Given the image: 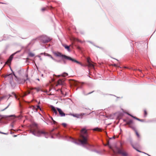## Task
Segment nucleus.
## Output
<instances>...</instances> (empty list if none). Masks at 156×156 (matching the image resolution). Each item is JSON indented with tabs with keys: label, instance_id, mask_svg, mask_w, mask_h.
Here are the masks:
<instances>
[{
	"label": "nucleus",
	"instance_id": "nucleus-38",
	"mask_svg": "<svg viewBox=\"0 0 156 156\" xmlns=\"http://www.w3.org/2000/svg\"><path fill=\"white\" fill-rule=\"evenodd\" d=\"M8 76H8V74L6 75H5L4 76V78H6L7 77H8Z\"/></svg>",
	"mask_w": 156,
	"mask_h": 156
},
{
	"label": "nucleus",
	"instance_id": "nucleus-15",
	"mask_svg": "<svg viewBox=\"0 0 156 156\" xmlns=\"http://www.w3.org/2000/svg\"><path fill=\"white\" fill-rule=\"evenodd\" d=\"M131 116L133 117V118H134V119L138 120V121H140V122H144V119H139V118H137L136 117H135V116H132L131 115Z\"/></svg>",
	"mask_w": 156,
	"mask_h": 156
},
{
	"label": "nucleus",
	"instance_id": "nucleus-22",
	"mask_svg": "<svg viewBox=\"0 0 156 156\" xmlns=\"http://www.w3.org/2000/svg\"><path fill=\"white\" fill-rule=\"evenodd\" d=\"M29 55L30 57H33L34 56V55L33 53H30L29 54Z\"/></svg>",
	"mask_w": 156,
	"mask_h": 156
},
{
	"label": "nucleus",
	"instance_id": "nucleus-29",
	"mask_svg": "<svg viewBox=\"0 0 156 156\" xmlns=\"http://www.w3.org/2000/svg\"><path fill=\"white\" fill-rule=\"evenodd\" d=\"M0 133L3 134H5V135H8V133H4L1 132V131H0Z\"/></svg>",
	"mask_w": 156,
	"mask_h": 156
},
{
	"label": "nucleus",
	"instance_id": "nucleus-25",
	"mask_svg": "<svg viewBox=\"0 0 156 156\" xmlns=\"http://www.w3.org/2000/svg\"><path fill=\"white\" fill-rule=\"evenodd\" d=\"M114 66L117 67H119V64H114L113 65H112Z\"/></svg>",
	"mask_w": 156,
	"mask_h": 156
},
{
	"label": "nucleus",
	"instance_id": "nucleus-4",
	"mask_svg": "<svg viewBox=\"0 0 156 156\" xmlns=\"http://www.w3.org/2000/svg\"><path fill=\"white\" fill-rule=\"evenodd\" d=\"M30 132L34 135H36V133L39 130L37 125V123H33L30 126Z\"/></svg>",
	"mask_w": 156,
	"mask_h": 156
},
{
	"label": "nucleus",
	"instance_id": "nucleus-17",
	"mask_svg": "<svg viewBox=\"0 0 156 156\" xmlns=\"http://www.w3.org/2000/svg\"><path fill=\"white\" fill-rule=\"evenodd\" d=\"M94 131H101V129L100 128L98 127L95 128L93 129Z\"/></svg>",
	"mask_w": 156,
	"mask_h": 156
},
{
	"label": "nucleus",
	"instance_id": "nucleus-33",
	"mask_svg": "<svg viewBox=\"0 0 156 156\" xmlns=\"http://www.w3.org/2000/svg\"><path fill=\"white\" fill-rule=\"evenodd\" d=\"M30 93V91H28V93H25L24 94V96L27 95V94H29Z\"/></svg>",
	"mask_w": 156,
	"mask_h": 156
},
{
	"label": "nucleus",
	"instance_id": "nucleus-11",
	"mask_svg": "<svg viewBox=\"0 0 156 156\" xmlns=\"http://www.w3.org/2000/svg\"><path fill=\"white\" fill-rule=\"evenodd\" d=\"M57 110L58 111L59 114L60 116H65L66 115V114L65 113H64L63 111H62V110L60 109V108H57Z\"/></svg>",
	"mask_w": 156,
	"mask_h": 156
},
{
	"label": "nucleus",
	"instance_id": "nucleus-26",
	"mask_svg": "<svg viewBox=\"0 0 156 156\" xmlns=\"http://www.w3.org/2000/svg\"><path fill=\"white\" fill-rule=\"evenodd\" d=\"M87 62L88 63L90 62V58H87Z\"/></svg>",
	"mask_w": 156,
	"mask_h": 156
},
{
	"label": "nucleus",
	"instance_id": "nucleus-21",
	"mask_svg": "<svg viewBox=\"0 0 156 156\" xmlns=\"http://www.w3.org/2000/svg\"><path fill=\"white\" fill-rule=\"evenodd\" d=\"M68 73H64L62 74V76H63V77H66V76H68Z\"/></svg>",
	"mask_w": 156,
	"mask_h": 156
},
{
	"label": "nucleus",
	"instance_id": "nucleus-2",
	"mask_svg": "<svg viewBox=\"0 0 156 156\" xmlns=\"http://www.w3.org/2000/svg\"><path fill=\"white\" fill-rule=\"evenodd\" d=\"M53 54L54 55L56 56L61 57L62 58V59L63 60H64L65 59L71 60L73 62H76L78 64H80L82 66H83L81 63L76 60V59L70 57H69L65 55L62 54V53L60 52H54Z\"/></svg>",
	"mask_w": 156,
	"mask_h": 156
},
{
	"label": "nucleus",
	"instance_id": "nucleus-23",
	"mask_svg": "<svg viewBox=\"0 0 156 156\" xmlns=\"http://www.w3.org/2000/svg\"><path fill=\"white\" fill-rule=\"evenodd\" d=\"M30 90H32L33 89H35L37 91H38L39 90V89L38 88H30Z\"/></svg>",
	"mask_w": 156,
	"mask_h": 156
},
{
	"label": "nucleus",
	"instance_id": "nucleus-41",
	"mask_svg": "<svg viewBox=\"0 0 156 156\" xmlns=\"http://www.w3.org/2000/svg\"><path fill=\"white\" fill-rule=\"evenodd\" d=\"M77 48L79 50L80 49V48L79 46H78Z\"/></svg>",
	"mask_w": 156,
	"mask_h": 156
},
{
	"label": "nucleus",
	"instance_id": "nucleus-8",
	"mask_svg": "<svg viewBox=\"0 0 156 156\" xmlns=\"http://www.w3.org/2000/svg\"><path fill=\"white\" fill-rule=\"evenodd\" d=\"M126 125H128L129 127L133 130L135 129V127L133 124V121L132 120H130L127 121Z\"/></svg>",
	"mask_w": 156,
	"mask_h": 156
},
{
	"label": "nucleus",
	"instance_id": "nucleus-36",
	"mask_svg": "<svg viewBox=\"0 0 156 156\" xmlns=\"http://www.w3.org/2000/svg\"><path fill=\"white\" fill-rule=\"evenodd\" d=\"M51 119L53 121V123L54 124H55L56 123V122L55 121L53 120L52 118H51Z\"/></svg>",
	"mask_w": 156,
	"mask_h": 156
},
{
	"label": "nucleus",
	"instance_id": "nucleus-42",
	"mask_svg": "<svg viewBox=\"0 0 156 156\" xmlns=\"http://www.w3.org/2000/svg\"><path fill=\"white\" fill-rule=\"evenodd\" d=\"M8 96H9V97L8 98V99L9 98V97H10L11 96V95H10V94H9V95H8Z\"/></svg>",
	"mask_w": 156,
	"mask_h": 156
},
{
	"label": "nucleus",
	"instance_id": "nucleus-20",
	"mask_svg": "<svg viewBox=\"0 0 156 156\" xmlns=\"http://www.w3.org/2000/svg\"><path fill=\"white\" fill-rule=\"evenodd\" d=\"M134 130L135 131V132L136 134V135L137 136V137L138 138H139L140 137V136L139 134L138 133V132H137V131L135 129Z\"/></svg>",
	"mask_w": 156,
	"mask_h": 156
},
{
	"label": "nucleus",
	"instance_id": "nucleus-39",
	"mask_svg": "<svg viewBox=\"0 0 156 156\" xmlns=\"http://www.w3.org/2000/svg\"><path fill=\"white\" fill-rule=\"evenodd\" d=\"M12 94H13L14 95L15 97L16 98V94L15 93H14V92H12Z\"/></svg>",
	"mask_w": 156,
	"mask_h": 156
},
{
	"label": "nucleus",
	"instance_id": "nucleus-12",
	"mask_svg": "<svg viewBox=\"0 0 156 156\" xmlns=\"http://www.w3.org/2000/svg\"><path fill=\"white\" fill-rule=\"evenodd\" d=\"M44 55H45L50 57L53 60L55 61L58 62H60V60L58 61V60H56L55 58H53L51 55H50V54H49L47 53H46V54H45Z\"/></svg>",
	"mask_w": 156,
	"mask_h": 156
},
{
	"label": "nucleus",
	"instance_id": "nucleus-6",
	"mask_svg": "<svg viewBox=\"0 0 156 156\" xmlns=\"http://www.w3.org/2000/svg\"><path fill=\"white\" fill-rule=\"evenodd\" d=\"M41 134L43 135L46 137H47V136L48 134V133L44 130H41L39 129L37 131L36 133V135L38 136H40Z\"/></svg>",
	"mask_w": 156,
	"mask_h": 156
},
{
	"label": "nucleus",
	"instance_id": "nucleus-3",
	"mask_svg": "<svg viewBox=\"0 0 156 156\" xmlns=\"http://www.w3.org/2000/svg\"><path fill=\"white\" fill-rule=\"evenodd\" d=\"M12 73H13V75L12 74H8V76H9L8 77V78H9V79H10V80H12L13 75H14V76L16 79L18 81V82H19V83H24L26 80H28V75L27 74H26V79L23 80L22 82H20V78H18L15 75V74L14 73V72H13Z\"/></svg>",
	"mask_w": 156,
	"mask_h": 156
},
{
	"label": "nucleus",
	"instance_id": "nucleus-40",
	"mask_svg": "<svg viewBox=\"0 0 156 156\" xmlns=\"http://www.w3.org/2000/svg\"><path fill=\"white\" fill-rule=\"evenodd\" d=\"M94 92V91H93L91 92H90L89 93H88L87 94L88 95V94H91L92 93H93Z\"/></svg>",
	"mask_w": 156,
	"mask_h": 156
},
{
	"label": "nucleus",
	"instance_id": "nucleus-47",
	"mask_svg": "<svg viewBox=\"0 0 156 156\" xmlns=\"http://www.w3.org/2000/svg\"><path fill=\"white\" fill-rule=\"evenodd\" d=\"M14 137H16V136H17V135H14Z\"/></svg>",
	"mask_w": 156,
	"mask_h": 156
},
{
	"label": "nucleus",
	"instance_id": "nucleus-43",
	"mask_svg": "<svg viewBox=\"0 0 156 156\" xmlns=\"http://www.w3.org/2000/svg\"><path fill=\"white\" fill-rule=\"evenodd\" d=\"M9 105L5 108L4 109H6L9 107Z\"/></svg>",
	"mask_w": 156,
	"mask_h": 156
},
{
	"label": "nucleus",
	"instance_id": "nucleus-34",
	"mask_svg": "<svg viewBox=\"0 0 156 156\" xmlns=\"http://www.w3.org/2000/svg\"><path fill=\"white\" fill-rule=\"evenodd\" d=\"M55 115H57V111L56 109L53 111Z\"/></svg>",
	"mask_w": 156,
	"mask_h": 156
},
{
	"label": "nucleus",
	"instance_id": "nucleus-14",
	"mask_svg": "<svg viewBox=\"0 0 156 156\" xmlns=\"http://www.w3.org/2000/svg\"><path fill=\"white\" fill-rule=\"evenodd\" d=\"M13 116H14V115H8V116L3 115V116H2V118L8 119V118H9L10 117H13Z\"/></svg>",
	"mask_w": 156,
	"mask_h": 156
},
{
	"label": "nucleus",
	"instance_id": "nucleus-27",
	"mask_svg": "<svg viewBox=\"0 0 156 156\" xmlns=\"http://www.w3.org/2000/svg\"><path fill=\"white\" fill-rule=\"evenodd\" d=\"M132 146L133 147V148H134L135 149L136 151H138V152H141V151H140L139 150H138L136 148V147H135L133 145H132Z\"/></svg>",
	"mask_w": 156,
	"mask_h": 156
},
{
	"label": "nucleus",
	"instance_id": "nucleus-44",
	"mask_svg": "<svg viewBox=\"0 0 156 156\" xmlns=\"http://www.w3.org/2000/svg\"><path fill=\"white\" fill-rule=\"evenodd\" d=\"M138 70L140 71V72H141V70H140V69H138Z\"/></svg>",
	"mask_w": 156,
	"mask_h": 156
},
{
	"label": "nucleus",
	"instance_id": "nucleus-45",
	"mask_svg": "<svg viewBox=\"0 0 156 156\" xmlns=\"http://www.w3.org/2000/svg\"><path fill=\"white\" fill-rule=\"evenodd\" d=\"M107 143L106 144H105V146H107Z\"/></svg>",
	"mask_w": 156,
	"mask_h": 156
},
{
	"label": "nucleus",
	"instance_id": "nucleus-50",
	"mask_svg": "<svg viewBox=\"0 0 156 156\" xmlns=\"http://www.w3.org/2000/svg\"><path fill=\"white\" fill-rule=\"evenodd\" d=\"M41 76H43V74H42V75H41Z\"/></svg>",
	"mask_w": 156,
	"mask_h": 156
},
{
	"label": "nucleus",
	"instance_id": "nucleus-19",
	"mask_svg": "<svg viewBox=\"0 0 156 156\" xmlns=\"http://www.w3.org/2000/svg\"><path fill=\"white\" fill-rule=\"evenodd\" d=\"M63 46L64 47V48L67 49L68 51H69V46H67L66 45L64 44L63 45Z\"/></svg>",
	"mask_w": 156,
	"mask_h": 156
},
{
	"label": "nucleus",
	"instance_id": "nucleus-51",
	"mask_svg": "<svg viewBox=\"0 0 156 156\" xmlns=\"http://www.w3.org/2000/svg\"><path fill=\"white\" fill-rule=\"evenodd\" d=\"M106 134H107V133L106 132Z\"/></svg>",
	"mask_w": 156,
	"mask_h": 156
},
{
	"label": "nucleus",
	"instance_id": "nucleus-7",
	"mask_svg": "<svg viewBox=\"0 0 156 156\" xmlns=\"http://www.w3.org/2000/svg\"><path fill=\"white\" fill-rule=\"evenodd\" d=\"M50 40L51 39L46 36H42L41 37V41L43 43H48Z\"/></svg>",
	"mask_w": 156,
	"mask_h": 156
},
{
	"label": "nucleus",
	"instance_id": "nucleus-24",
	"mask_svg": "<svg viewBox=\"0 0 156 156\" xmlns=\"http://www.w3.org/2000/svg\"><path fill=\"white\" fill-rule=\"evenodd\" d=\"M144 116L146 117L147 115V112L146 110H144Z\"/></svg>",
	"mask_w": 156,
	"mask_h": 156
},
{
	"label": "nucleus",
	"instance_id": "nucleus-28",
	"mask_svg": "<svg viewBox=\"0 0 156 156\" xmlns=\"http://www.w3.org/2000/svg\"><path fill=\"white\" fill-rule=\"evenodd\" d=\"M51 110L53 111H54L55 110H56L55 108L53 106H52L51 107Z\"/></svg>",
	"mask_w": 156,
	"mask_h": 156
},
{
	"label": "nucleus",
	"instance_id": "nucleus-31",
	"mask_svg": "<svg viewBox=\"0 0 156 156\" xmlns=\"http://www.w3.org/2000/svg\"><path fill=\"white\" fill-rule=\"evenodd\" d=\"M46 9V8H43L41 9V10L42 11H45Z\"/></svg>",
	"mask_w": 156,
	"mask_h": 156
},
{
	"label": "nucleus",
	"instance_id": "nucleus-46",
	"mask_svg": "<svg viewBox=\"0 0 156 156\" xmlns=\"http://www.w3.org/2000/svg\"><path fill=\"white\" fill-rule=\"evenodd\" d=\"M37 80L38 81H40V80L39 79H37Z\"/></svg>",
	"mask_w": 156,
	"mask_h": 156
},
{
	"label": "nucleus",
	"instance_id": "nucleus-49",
	"mask_svg": "<svg viewBox=\"0 0 156 156\" xmlns=\"http://www.w3.org/2000/svg\"><path fill=\"white\" fill-rule=\"evenodd\" d=\"M36 40V39H34L32 41H34V40L35 41Z\"/></svg>",
	"mask_w": 156,
	"mask_h": 156
},
{
	"label": "nucleus",
	"instance_id": "nucleus-35",
	"mask_svg": "<svg viewBox=\"0 0 156 156\" xmlns=\"http://www.w3.org/2000/svg\"><path fill=\"white\" fill-rule=\"evenodd\" d=\"M62 125L64 127H66V123H63L62 124Z\"/></svg>",
	"mask_w": 156,
	"mask_h": 156
},
{
	"label": "nucleus",
	"instance_id": "nucleus-32",
	"mask_svg": "<svg viewBox=\"0 0 156 156\" xmlns=\"http://www.w3.org/2000/svg\"><path fill=\"white\" fill-rule=\"evenodd\" d=\"M37 108H36V110H37L38 109H40V110H41V108L40 107L39 105L37 106Z\"/></svg>",
	"mask_w": 156,
	"mask_h": 156
},
{
	"label": "nucleus",
	"instance_id": "nucleus-48",
	"mask_svg": "<svg viewBox=\"0 0 156 156\" xmlns=\"http://www.w3.org/2000/svg\"><path fill=\"white\" fill-rule=\"evenodd\" d=\"M108 146H109V142H108Z\"/></svg>",
	"mask_w": 156,
	"mask_h": 156
},
{
	"label": "nucleus",
	"instance_id": "nucleus-30",
	"mask_svg": "<svg viewBox=\"0 0 156 156\" xmlns=\"http://www.w3.org/2000/svg\"><path fill=\"white\" fill-rule=\"evenodd\" d=\"M17 72L19 74H20L21 73V70H19L17 71Z\"/></svg>",
	"mask_w": 156,
	"mask_h": 156
},
{
	"label": "nucleus",
	"instance_id": "nucleus-37",
	"mask_svg": "<svg viewBox=\"0 0 156 156\" xmlns=\"http://www.w3.org/2000/svg\"><path fill=\"white\" fill-rule=\"evenodd\" d=\"M115 136H113L112 137V138H109V139H115Z\"/></svg>",
	"mask_w": 156,
	"mask_h": 156
},
{
	"label": "nucleus",
	"instance_id": "nucleus-5",
	"mask_svg": "<svg viewBox=\"0 0 156 156\" xmlns=\"http://www.w3.org/2000/svg\"><path fill=\"white\" fill-rule=\"evenodd\" d=\"M116 151H117V153L119 154H121L122 156H127L128 154L123 149L122 147L116 148Z\"/></svg>",
	"mask_w": 156,
	"mask_h": 156
},
{
	"label": "nucleus",
	"instance_id": "nucleus-9",
	"mask_svg": "<svg viewBox=\"0 0 156 156\" xmlns=\"http://www.w3.org/2000/svg\"><path fill=\"white\" fill-rule=\"evenodd\" d=\"M85 115V113H81L80 114H71L70 115L73 116L74 117H76L77 118H82V116Z\"/></svg>",
	"mask_w": 156,
	"mask_h": 156
},
{
	"label": "nucleus",
	"instance_id": "nucleus-10",
	"mask_svg": "<svg viewBox=\"0 0 156 156\" xmlns=\"http://www.w3.org/2000/svg\"><path fill=\"white\" fill-rule=\"evenodd\" d=\"M20 51H16V52L15 53L13 54L12 55L9 57V59H8V61H7V62H6V63H10L11 61L12 60V58H13V56L16 54V53H18V52H20Z\"/></svg>",
	"mask_w": 156,
	"mask_h": 156
},
{
	"label": "nucleus",
	"instance_id": "nucleus-18",
	"mask_svg": "<svg viewBox=\"0 0 156 156\" xmlns=\"http://www.w3.org/2000/svg\"><path fill=\"white\" fill-rule=\"evenodd\" d=\"M88 66L89 67H94V65L92 63H91L90 62H89V63H88Z\"/></svg>",
	"mask_w": 156,
	"mask_h": 156
},
{
	"label": "nucleus",
	"instance_id": "nucleus-13",
	"mask_svg": "<svg viewBox=\"0 0 156 156\" xmlns=\"http://www.w3.org/2000/svg\"><path fill=\"white\" fill-rule=\"evenodd\" d=\"M71 40L72 41H77L78 42H80L82 43V42L80 40H79L78 39L76 38H75L74 37H72L71 38Z\"/></svg>",
	"mask_w": 156,
	"mask_h": 156
},
{
	"label": "nucleus",
	"instance_id": "nucleus-1",
	"mask_svg": "<svg viewBox=\"0 0 156 156\" xmlns=\"http://www.w3.org/2000/svg\"><path fill=\"white\" fill-rule=\"evenodd\" d=\"M80 132L79 142L83 145L88 144V135L87 130L85 128H83L81 130Z\"/></svg>",
	"mask_w": 156,
	"mask_h": 156
},
{
	"label": "nucleus",
	"instance_id": "nucleus-16",
	"mask_svg": "<svg viewBox=\"0 0 156 156\" xmlns=\"http://www.w3.org/2000/svg\"><path fill=\"white\" fill-rule=\"evenodd\" d=\"M64 83V81L61 80H59L58 81V84L62 85Z\"/></svg>",
	"mask_w": 156,
	"mask_h": 156
}]
</instances>
